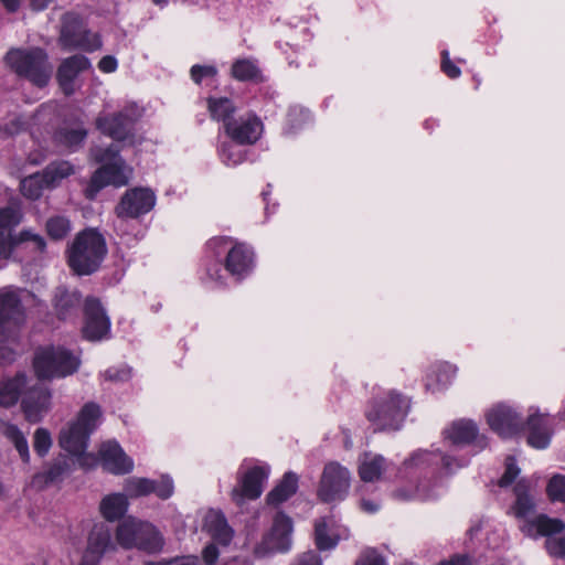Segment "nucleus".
Returning a JSON list of instances; mask_svg holds the SVG:
<instances>
[{"instance_id":"nucleus-1","label":"nucleus","mask_w":565,"mask_h":565,"mask_svg":"<svg viewBox=\"0 0 565 565\" xmlns=\"http://www.w3.org/2000/svg\"><path fill=\"white\" fill-rule=\"evenodd\" d=\"M515 497L513 503L508 510V514L522 521L520 530L530 537H539L562 533L565 530V523L559 519H552L546 514L535 515L536 501L531 493L530 482L526 479H520L513 487Z\"/></svg>"},{"instance_id":"nucleus-2","label":"nucleus","mask_w":565,"mask_h":565,"mask_svg":"<svg viewBox=\"0 0 565 565\" xmlns=\"http://www.w3.org/2000/svg\"><path fill=\"white\" fill-rule=\"evenodd\" d=\"M107 253L104 235L97 228L87 227L68 243L65 256L70 269L75 275L89 276L100 268Z\"/></svg>"},{"instance_id":"nucleus-3","label":"nucleus","mask_w":565,"mask_h":565,"mask_svg":"<svg viewBox=\"0 0 565 565\" xmlns=\"http://www.w3.org/2000/svg\"><path fill=\"white\" fill-rule=\"evenodd\" d=\"M116 541L124 550H138L148 554L162 551L164 539L152 523L127 516L116 527Z\"/></svg>"},{"instance_id":"nucleus-4","label":"nucleus","mask_w":565,"mask_h":565,"mask_svg":"<svg viewBox=\"0 0 565 565\" xmlns=\"http://www.w3.org/2000/svg\"><path fill=\"white\" fill-rule=\"evenodd\" d=\"M6 61L14 73L39 87L46 86L52 76L53 67L49 56L40 47L10 50Z\"/></svg>"},{"instance_id":"nucleus-5","label":"nucleus","mask_w":565,"mask_h":565,"mask_svg":"<svg viewBox=\"0 0 565 565\" xmlns=\"http://www.w3.org/2000/svg\"><path fill=\"white\" fill-rule=\"evenodd\" d=\"M100 416L99 405L92 402L85 404L76 419L61 430L60 446L74 456L84 455L88 446L89 436L97 428Z\"/></svg>"},{"instance_id":"nucleus-6","label":"nucleus","mask_w":565,"mask_h":565,"mask_svg":"<svg viewBox=\"0 0 565 565\" xmlns=\"http://www.w3.org/2000/svg\"><path fill=\"white\" fill-rule=\"evenodd\" d=\"M409 403L402 394L390 392L386 398L374 401L366 409L365 416L374 426V430L399 429Z\"/></svg>"},{"instance_id":"nucleus-7","label":"nucleus","mask_w":565,"mask_h":565,"mask_svg":"<svg viewBox=\"0 0 565 565\" xmlns=\"http://www.w3.org/2000/svg\"><path fill=\"white\" fill-rule=\"evenodd\" d=\"M79 363L76 355L61 347L41 349L33 360L35 374L42 380L71 375L77 371Z\"/></svg>"},{"instance_id":"nucleus-8","label":"nucleus","mask_w":565,"mask_h":565,"mask_svg":"<svg viewBox=\"0 0 565 565\" xmlns=\"http://www.w3.org/2000/svg\"><path fill=\"white\" fill-rule=\"evenodd\" d=\"M58 42L67 51L94 52L102 47L98 34L92 33L81 15L75 12H66L62 15Z\"/></svg>"},{"instance_id":"nucleus-9","label":"nucleus","mask_w":565,"mask_h":565,"mask_svg":"<svg viewBox=\"0 0 565 565\" xmlns=\"http://www.w3.org/2000/svg\"><path fill=\"white\" fill-rule=\"evenodd\" d=\"M350 484V471L339 462L330 461L322 470L317 495L324 503L342 501L349 493Z\"/></svg>"},{"instance_id":"nucleus-10","label":"nucleus","mask_w":565,"mask_h":565,"mask_svg":"<svg viewBox=\"0 0 565 565\" xmlns=\"http://www.w3.org/2000/svg\"><path fill=\"white\" fill-rule=\"evenodd\" d=\"M292 521L284 513H277L271 530L254 547V555L258 558L275 553H285L291 546Z\"/></svg>"},{"instance_id":"nucleus-11","label":"nucleus","mask_w":565,"mask_h":565,"mask_svg":"<svg viewBox=\"0 0 565 565\" xmlns=\"http://www.w3.org/2000/svg\"><path fill=\"white\" fill-rule=\"evenodd\" d=\"M118 543L113 539V530L104 522L93 525L87 535L86 547L78 565H99L104 555L117 551Z\"/></svg>"},{"instance_id":"nucleus-12","label":"nucleus","mask_w":565,"mask_h":565,"mask_svg":"<svg viewBox=\"0 0 565 565\" xmlns=\"http://www.w3.org/2000/svg\"><path fill=\"white\" fill-rule=\"evenodd\" d=\"M141 116L142 109L131 104L116 114L98 117L96 126L104 135L122 141L132 136L134 126Z\"/></svg>"},{"instance_id":"nucleus-13","label":"nucleus","mask_w":565,"mask_h":565,"mask_svg":"<svg viewBox=\"0 0 565 565\" xmlns=\"http://www.w3.org/2000/svg\"><path fill=\"white\" fill-rule=\"evenodd\" d=\"M24 322V311L17 292L0 290V343L15 338Z\"/></svg>"},{"instance_id":"nucleus-14","label":"nucleus","mask_w":565,"mask_h":565,"mask_svg":"<svg viewBox=\"0 0 565 565\" xmlns=\"http://www.w3.org/2000/svg\"><path fill=\"white\" fill-rule=\"evenodd\" d=\"M156 205L154 193L147 188L127 190L115 207L119 218H138L149 213Z\"/></svg>"},{"instance_id":"nucleus-15","label":"nucleus","mask_w":565,"mask_h":565,"mask_svg":"<svg viewBox=\"0 0 565 565\" xmlns=\"http://www.w3.org/2000/svg\"><path fill=\"white\" fill-rule=\"evenodd\" d=\"M84 313L83 335L85 339L99 341L109 333L110 320L98 299L88 297L84 303Z\"/></svg>"},{"instance_id":"nucleus-16","label":"nucleus","mask_w":565,"mask_h":565,"mask_svg":"<svg viewBox=\"0 0 565 565\" xmlns=\"http://www.w3.org/2000/svg\"><path fill=\"white\" fill-rule=\"evenodd\" d=\"M264 125L255 113H246L226 125L225 134L237 145H254L262 137Z\"/></svg>"},{"instance_id":"nucleus-17","label":"nucleus","mask_w":565,"mask_h":565,"mask_svg":"<svg viewBox=\"0 0 565 565\" xmlns=\"http://www.w3.org/2000/svg\"><path fill=\"white\" fill-rule=\"evenodd\" d=\"M124 160L121 162H114L110 164H104L97 169L85 190V196L89 200H94L98 192L105 186L111 184L115 186H122L128 183V178L125 175Z\"/></svg>"},{"instance_id":"nucleus-18","label":"nucleus","mask_w":565,"mask_h":565,"mask_svg":"<svg viewBox=\"0 0 565 565\" xmlns=\"http://www.w3.org/2000/svg\"><path fill=\"white\" fill-rule=\"evenodd\" d=\"M487 422L491 429L503 438L516 435L522 428L519 415L503 404H499L488 412Z\"/></svg>"},{"instance_id":"nucleus-19","label":"nucleus","mask_w":565,"mask_h":565,"mask_svg":"<svg viewBox=\"0 0 565 565\" xmlns=\"http://www.w3.org/2000/svg\"><path fill=\"white\" fill-rule=\"evenodd\" d=\"M267 477L268 468L262 466L250 468L243 476L241 486L233 489V500L237 503H242L244 499L255 500L259 498Z\"/></svg>"},{"instance_id":"nucleus-20","label":"nucleus","mask_w":565,"mask_h":565,"mask_svg":"<svg viewBox=\"0 0 565 565\" xmlns=\"http://www.w3.org/2000/svg\"><path fill=\"white\" fill-rule=\"evenodd\" d=\"M88 68H90V62L82 54L62 61L57 68L56 79L65 95L70 96L75 92L74 82L76 77Z\"/></svg>"},{"instance_id":"nucleus-21","label":"nucleus","mask_w":565,"mask_h":565,"mask_svg":"<svg viewBox=\"0 0 565 565\" xmlns=\"http://www.w3.org/2000/svg\"><path fill=\"white\" fill-rule=\"evenodd\" d=\"M99 457L103 468L114 475H126L134 468L131 458L116 441L104 443L99 449Z\"/></svg>"},{"instance_id":"nucleus-22","label":"nucleus","mask_w":565,"mask_h":565,"mask_svg":"<svg viewBox=\"0 0 565 565\" xmlns=\"http://www.w3.org/2000/svg\"><path fill=\"white\" fill-rule=\"evenodd\" d=\"M444 435L445 439L456 446L475 444L478 448L483 449L488 444L484 436H479L477 425L468 419L454 422L451 426L444 431Z\"/></svg>"},{"instance_id":"nucleus-23","label":"nucleus","mask_w":565,"mask_h":565,"mask_svg":"<svg viewBox=\"0 0 565 565\" xmlns=\"http://www.w3.org/2000/svg\"><path fill=\"white\" fill-rule=\"evenodd\" d=\"M51 392L43 386H34L22 399V409L30 423H39L51 407Z\"/></svg>"},{"instance_id":"nucleus-24","label":"nucleus","mask_w":565,"mask_h":565,"mask_svg":"<svg viewBox=\"0 0 565 565\" xmlns=\"http://www.w3.org/2000/svg\"><path fill=\"white\" fill-rule=\"evenodd\" d=\"M82 305V294L76 289L58 286L54 290L52 306L56 317L61 320L76 317Z\"/></svg>"},{"instance_id":"nucleus-25","label":"nucleus","mask_w":565,"mask_h":565,"mask_svg":"<svg viewBox=\"0 0 565 565\" xmlns=\"http://www.w3.org/2000/svg\"><path fill=\"white\" fill-rule=\"evenodd\" d=\"M254 264V253L253 250L245 244H235L227 252L225 258V269L232 275L237 277V279H242L245 275H247Z\"/></svg>"},{"instance_id":"nucleus-26","label":"nucleus","mask_w":565,"mask_h":565,"mask_svg":"<svg viewBox=\"0 0 565 565\" xmlns=\"http://www.w3.org/2000/svg\"><path fill=\"white\" fill-rule=\"evenodd\" d=\"M87 135L88 131L85 124L82 120H76L74 122H64L54 132L53 139L57 146L73 152L83 147Z\"/></svg>"},{"instance_id":"nucleus-27","label":"nucleus","mask_w":565,"mask_h":565,"mask_svg":"<svg viewBox=\"0 0 565 565\" xmlns=\"http://www.w3.org/2000/svg\"><path fill=\"white\" fill-rule=\"evenodd\" d=\"M70 472V460L66 456L60 455L49 463L46 470L33 476L31 484L32 487L42 490L50 484L63 481Z\"/></svg>"},{"instance_id":"nucleus-28","label":"nucleus","mask_w":565,"mask_h":565,"mask_svg":"<svg viewBox=\"0 0 565 565\" xmlns=\"http://www.w3.org/2000/svg\"><path fill=\"white\" fill-rule=\"evenodd\" d=\"M527 443L534 448L544 449L550 445L552 426L547 415L534 413L527 418Z\"/></svg>"},{"instance_id":"nucleus-29","label":"nucleus","mask_w":565,"mask_h":565,"mask_svg":"<svg viewBox=\"0 0 565 565\" xmlns=\"http://www.w3.org/2000/svg\"><path fill=\"white\" fill-rule=\"evenodd\" d=\"M203 527L214 542L224 546L231 543L234 535L224 514L220 511L210 510L204 518Z\"/></svg>"},{"instance_id":"nucleus-30","label":"nucleus","mask_w":565,"mask_h":565,"mask_svg":"<svg viewBox=\"0 0 565 565\" xmlns=\"http://www.w3.org/2000/svg\"><path fill=\"white\" fill-rule=\"evenodd\" d=\"M129 507L128 498L124 493H111L103 498L99 511L108 522L120 520Z\"/></svg>"},{"instance_id":"nucleus-31","label":"nucleus","mask_w":565,"mask_h":565,"mask_svg":"<svg viewBox=\"0 0 565 565\" xmlns=\"http://www.w3.org/2000/svg\"><path fill=\"white\" fill-rule=\"evenodd\" d=\"M206 103L211 118L222 122L225 130L226 125L235 119L236 107L233 100L227 97H209Z\"/></svg>"},{"instance_id":"nucleus-32","label":"nucleus","mask_w":565,"mask_h":565,"mask_svg":"<svg viewBox=\"0 0 565 565\" xmlns=\"http://www.w3.org/2000/svg\"><path fill=\"white\" fill-rule=\"evenodd\" d=\"M297 489L298 476L292 471H288L284 475L279 483L267 494V503L271 505H279L294 495Z\"/></svg>"},{"instance_id":"nucleus-33","label":"nucleus","mask_w":565,"mask_h":565,"mask_svg":"<svg viewBox=\"0 0 565 565\" xmlns=\"http://www.w3.org/2000/svg\"><path fill=\"white\" fill-rule=\"evenodd\" d=\"M44 178V183L49 189H54L61 184V182L75 173L74 166L66 160H56L51 162L41 172Z\"/></svg>"},{"instance_id":"nucleus-34","label":"nucleus","mask_w":565,"mask_h":565,"mask_svg":"<svg viewBox=\"0 0 565 565\" xmlns=\"http://www.w3.org/2000/svg\"><path fill=\"white\" fill-rule=\"evenodd\" d=\"M384 469V457L365 454L359 465V476L364 482H373L381 478Z\"/></svg>"},{"instance_id":"nucleus-35","label":"nucleus","mask_w":565,"mask_h":565,"mask_svg":"<svg viewBox=\"0 0 565 565\" xmlns=\"http://www.w3.org/2000/svg\"><path fill=\"white\" fill-rule=\"evenodd\" d=\"M26 384V377L18 374L15 377L8 380L0 385V406L14 405L21 394L22 388Z\"/></svg>"},{"instance_id":"nucleus-36","label":"nucleus","mask_w":565,"mask_h":565,"mask_svg":"<svg viewBox=\"0 0 565 565\" xmlns=\"http://www.w3.org/2000/svg\"><path fill=\"white\" fill-rule=\"evenodd\" d=\"M456 374V367L449 363L439 364L431 374L428 375L426 388L428 391H439L445 388Z\"/></svg>"},{"instance_id":"nucleus-37","label":"nucleus","mask_w":565,"mask_h":565,"mask_svg":"<svg viewBox=\"0 0 565 565\" xmlns=\"http://www.w3.org/2000/svg\"><path fill=\"white\" fill-rule=\"evenodd\" d=\"M4 437H7L15 447L18 450L21 459L24 462H29L30 460V452H29V445L25 436L20 430V428L11 423H6L2 425L1 429Z\"/></svg>"},{"instance_id":"nucleus-38","label":"nucleus","mask_w":565,"mask_h":565,"mask_svg":"<svg viewBox=\"0 0 565 565\" xmlns=\"http://www.w3.org/2000/svg\"><path fill=\"white\" fill-rule=\"evenodd\" d=\"M49 189L44 183V178L41 172H35L24 178L20 183V190L23 196L29 200H38L42 196L43 191Z\"/></svg>"},{"instance_id":"nucleus-39","label":"nucleus","mask_w":565,"mask_h":565,"mask_svg":"<svg viewBox=\"0 0 565 565\" xmlns=\"http://www.w3.org/2000/svg\"><path fill=\"white\" fill-rule=\"evenodd\" d=\"M232 76L241 82L254 81L260 75L256 63L250 58H238L232 64Z\"/></svg>"},{"instance_id":"nucleus-40","label":"nucleus","mask_w":565,"mask_h":565,"mask_svg":"<svg viewBox=\"0 0 565 565\" xmlns=\"http://www.w3.org/2000/svg\"><path fill=\"white\" fill-rule=\"evenodd\" d=\"M152 479L131 477L125 480L124 490L127 497L140 498L152 494Z\"/></svg>"},{"instance_id":"nucleus-41","label":"nucleus","mask_w":565,"mask_h":565,"mask_svg":"<svg viewBox=\"0 0 565 565\" xmlns=\"http://www.w3.org/2000/svg\"><path fill=\"white\" fill-rule=\"evenodd\" d=\"M47 235L54 241L65 238L72 230L71 222L65 216H52L46 221L45 225Z\"/></svg>"},{"instance_id":"nucleus-42","label":"nucleus","mask_w":565,"mask_h":565,"mask_svg":"<svg viewBox=\"0 0 565 565\" xmlns=\"http://www.w3.org/2000/svg\"><path fill=\"white\" fill-rule=\"evenodd\" d=\"M404 463L407 467L430 468L439 463V452L418 450L409 459L405 460Z\"/></svg>"},{"instance_id":"nucleus-43","label":"nucleus","mask_w":565,"mask_h":565,"mask_svg":"<svg viewBox=\"0 0 565 565\" xmlns=\"http://www.w3.org/2000/svg\"><path fill=\"white\" fill-rule=\"evenodd\" d=\"M546 494L552 502L565 504V476L554 475L547 482Z\"/></svg>"},{"instance_id":"nucleus-44","label":"nucleus","mask_w":565,"mask_h":565,"mask_svg":"<svg viewBox=\"0 0 565 565\" xmlns=\"http://www.w3.org/2000/svg\"><path fill=\"white\" fill-rule=\"evenodd\" d=\"M92 157L98 163L110 164L114 162H121L119 157V148L116 145H109L108 147H95L90 150Z\"/></svg>"},{"instance_id":"nucleus-45","label":"nucleus","mask_w":565,"mask_h":565,"mask_svg":"<svg viewBox=\"0 0 565 565\" xmlns=\"http://www.w3.org/2000/svg\"><path fill=\"white\" fill-rule=\"evenodd\" d=\"M316 545L319 550L326 551L333 548L338 541L328 535V525L324 519H320L315 524Z\"/></svg>"},{"instance_id":"nucleus-46","label":"nucleus","mask_w":565,"mask_h":565,"mask_svg":"<svg viewBox=\"0 0 565 565\" xmlns=\"http://www.w3.org/2000/svg\"><path fill=\"white\" fill-rule=\"evenodd\" d=\"M220 158L226 166H236L244 161L245 154L236 145L225 142L220 148Z\"/></svg>"},{"instance_id":"nucleus-47","label":"nucleus","mask_w":565,"mask_h":565,"mask_svg":"<svg viewBox=\"0 0 565 565\" xmlns=\"http://www.w3.org/2000/svg\"><path fill=\"white\" fill-rule=\"evenodd\" d=\"M22 218V214L17 206H6L0 209V230L8 231L17 226Z\"/></svg>"},{"instance_id":"nucleus-48","label":"nucleus","mask_w":565,"mask_h":565,"mask_svg":"<svg viewBox=\"0 0 565 565\" xmlns=\"http://www.w3.org/2000/svg\"><path fill=\"white\" fill-rule=\"evenodd\" d=\"M152 489V494H156L161 500H167L172 497L174 492L173 480L163 475L159 479H152V484L150 487Z\"/></svg>"},{"instance_id":"nucleus-49","label":"nucleus","mask_w":565,"mask_h":565,"mask_svg":"<svg viewBox=\"0 0 565 565\" xmlns=\"http://www.w3.org/2000/svg\"><path fill=\"white\" fill-rule=\"evenodd\" d=\"M33 448H34V451L40 456V457H44L47 455L51 446H52V438H51V434L47 429L45 428H38L35 431H34V436H33Z\"/></svg>"},{"instance_id":"nucleus-50","label":"nucleus","mask_w":565,"mask_h":565,"mask_svg":"<svg viewBox=\"0 0 565 565\" xmlns=\"http://www.w3.org/2000/svg\"><path fill=\"white\" fill-rule=\"evenodd\" d=\"M520 475V469L516 466L515 458L512 456L507 457L505 459V471L500 478L498 484L501 488H505L511 486L518 476Z\"/></svg>"},{"instance_id":"nucleus-51","label":"nucleus","mask_w":565,"mask_h":565,"mask_svg":"<svg viewBox=\"0 0 565 565\" xmlns=\"http://www.w3.org/2000/svg\"><path fill=\"white\" fill-rule=\"evenodd\" d=\"M18 245V235L13 236L10 231L0 230V258H9Z\"/></svg>"},{"instance_id":"nucleus-52","label":"nucleus","mask_w":565,"mask_h":565,"mask_svg":"<svg viewBox=\"0 0 565 565\" xmlns=\"http://www.w3.org/2000/svg\"><path fill=\"white\" fill-rule=\"evenodd\" d=\"M30 242L33 248L40 253H43L46 248V242L43 236L33 233L30 230H23L18 234V243Z\"/></svg>"},{"instance_id":"nucleus-53","label":"nucleus","mask_w":565,"mask_h":565,"mask_svg":"<svg viewBox=\"0 0 565 565\" xmlns=\"http://www.w3.org/2000/svg\"><path fill=\"white\" fill-rule=\"evenodd\" d=\"M130 376L131 369L126 365L111 366L107 369L104 373L105 380L114 383L126 382L130 379Z\"/></svg>"},{"instance_id":"nucleus-54","label":"nucleus","mask_w":565,"mask_h":565,"mask_svg":"<svg viewBox=\"0 0 565 565\" xmlns=\"http://www.w3.org/2000/svg\"><path fill=\"white\" fill-rule=\"evenodd\" d=\"M548 537L545 541V547L551 556L565 558V536L563 537Z\"/></svg>"},{"instance_id":"nucleus-55","label":"nucleus","mask_w":565,"mask_h":565,"mask_svg":"<svg viewBox=\"0 0 565 565\" xmlns=\"http://www.w3.org/2000/svg\"><path fill=\"white\" fill-rule=\"evenodd\" d=\"M439 462L441 463L443 469L447 473H454L456 470L468 465L467 459H457V458H454V457H450L447 455H441L440 452H439Z\"/></svg>"},{"instance_id":"nucleus-56","label":"nucleus","mask_w":565,"mask_h":565,"mask_svg":"<svg viewBox=\"0 0 565 565\" xmlns=\"http://www.w3.org/2000/svg\"><path fill=\"white\" fill-rule=\"evenodd\" d=\"M217 74V70L211 65H193L191 67V78L196 83L201 84L204 77H214Z\"/></svg>"},{"instance_id":"nucleus-57","label":"nucleus","mask_w":565,"mask_h":565,"mask_svg":"<svg viewBox=\"0 0 565 565\" xmlns=\"http://www.w3.org/2000/svg\"><path fill=\"white\" fill-rule=\"evenodd\" d=\"M443 61H441V70L443 72L450 78H457L460 76L461 71L460 68L455 65V63L449 57V52L447 50L443 51L441 53Z\"/></svg>"},{"instance_id":"nucleus-58","label":"nucleus","mask_w":565,"mask_h":565,"mask_svg":"<svg viewBox=\"0 0 565 565\" xmlns=\"http://www.w3.org/2000/svg\"><path fill=\"white\" fill-rule=\"evenodd\" d=\"M292 565H322V559L317 552L307 551L296 556Z\"/></svg>"},{"instance_id":"nucleus-59","label":"nucleus","mask_w":565,"mask_h":565,"mask_svg":"<svg viewBox=\"0 0 565 565\" xmlns=\"http://www.w3.org/2000/svg\"><path fill=\"white\" fill-rule=\"evenodd\" d=\"M220 556V551L214 543L207 544L202 551V557L205 565H215Z\"/></svg>"},{"instance_id":"nucleus-60","label":"nucleus","mask_w":565,"mask_h":565,"mask_svg":"<svg viewBox=\"0 0 565 565\" xmlns=\"http://www.w3.org/2000/svg\"><path fill=\"white\" fill-rule=\"evenodd\" d=\"M360 565H385L384 558L374 550L366 551L360 562Z\"/></svg>"},{"instance_id":"nucleus-61","label":"nucleus","mask_w":565,"mask_h":565,"mask_svg":"<svg viewBox=\"0 0 565 565\" xmlns=\"http://www.w3.org/2000/svg\"><path fill=\"white\" fill-rule=\"evenodd\" d=\"M117 60L111 55H106L98 62V68L104 73H113L117 70Z\"/></svg>"},{"instance_id":"nucleus-62","label":"nucleus","mask_w":565,"mask_h":565,"mask_svg":"<svg viewBox=\"0 0 565 565\" xmlns=\"http://www.w3.org/2000/svg\"><path fill=\"white\" fill-rule=\"evenodd\" d=\"M163 565H201L198 556H182L162 562Z\"/></svg>"},{"instance_id":"nucleus-63","label":"nucleus","mask_w":565,"mask_h":565,"mask_svg":"<svg viewBox=\"0 0 565 565\" xmlns=\"http://www.w3.org/2000/svg\"><path fill=\"white\" fill-rule=\"evenodd\" d=\"M30 1V8L33 11H43L45 10L54 0H29Z\"/></svg>"},{"instance_id":"nucleus-64","label":"nucleus","mask_w":565,"mask_h":565,"mask_svg":"<svg viewBox=\"0 0 565 565\" xmlns=\"http://www.w3.org/2000/svg\"><path fill=\"white\" fill-rule=\"evenodd\" d=\"M14 361V352L8 348H0V362L11 363Z\"/></svg>"}]
</instances>
